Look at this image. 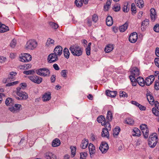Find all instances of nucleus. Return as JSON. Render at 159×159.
I'll use <instances>...</instances> for the list:
<instances>
[{
  "mask_svg": "<svg viewBox=\"0 0 159 159\" xmlns=\"http://www.w3.org/2000/svg\"><path fill=\"white\" fill-rule=\"evenodd\" d=\"M125 123L129 125H132L134 124V120L130 118H127L125 120Z\"/></svg>",
  "mask_w": 159,
  "mask_h": 159,
  "instance_id": "nucleus-34",
  "label": "nucleus"
},
{
  "mask_svg": "<svg viewBox=\"0 0 159 159\" xmlns=\"http://www.w3.org/2000/svg\"><path fill=\"white\" fill-rule=\"evenodd\" d=\"M106 94L107 96L114 98L116 96L117 92L116 91H112L109 90H107L106 91Z\"/></svg>",
  "mask_w": 159,
  "mask_h": 159,
  "instance_id": "nucleus-21",
  "label": "nucleus"
},
{
  "mask_svg": "<svg viewBox=\"0 0 159 159\" xmlns=\"http://www.w3.org/2000/svg\"><path fill=\"white\" fill-rule=\"evenodd\" d=\"M16 44V41L15 39H13L11 42L10 46L12 48H14Z\"/></svg>",
  "mask_w": 159,
  "mask_h": 159,
  "instance_id": "nucleus-52",
  "label": "nucleus"
},
{
  "mask_svg": "<svg viewBox=\"0 0 159 159\" xmlns=\"http://www.w3.org/2000/svg\"><path fill=\"white\" fill-rule=\"evenodd\" d=\"M29 79L32 82L38 84H40L42 81L41 77L37 75L30 76L28 77Z\"/></svg>",
  "mask_w": 159,
  "mask_h": 159,
  "instance_id": "nucleus-6",
  "label": "nucleus"
},
{
  "mask_svg": "<svg viewBox=\"0 0 159 159\" xmlns=\"http://www.w3.org/2000/svg\"><path fill=\"white\" fill-rule=\"evenodd\" d=\"M135 77V76H134L133 75H130L129 76V77L130 78V79L131 81V82H132L133 81H135L136 80L135 77Z\"/></svg>",
  "mask_w": 159,
  "mask_h": 159,
  "instance_id": "nucleus-59",
  "label": "nucleus"
},
{
  "mask_svg": "<svg viewBox=\"0 0 159 159\" xmlns=\"http://www.w3.org/2000/svg\"><path fill=\"white\" fill-rule=\"evenodd\" d=\"M131 74L135 77L138 76L139 75V70L137 68H133L131 71Z\"/></svg>",
  "mask_w": 159,
  "mask_h": 159,
  "instance_id": "nucleus-27",
  "label": "nucleus"
},
{
  "mask_svg": "<svg viewBox=\"0 0 159 159\" xmlns=\"http://www.w3.org/2000/svg\"><path fill=\"white\" fill-rule=\"evenodd\" d=\"M155 89L157 90L159 89V82H156L155 84Z\"/></svg>",
  "mask_w": 159,
  "mask_h": 159,
  "instance_id": "nucleus-63",
  "label": "nucleus"
},
{
  "mask_svg": "<svg viewBox=\"0 0 159 159\" xmlns=\"http://www.w3.org/2000/svg\"><path fill=\"white\" fill-rule=\"evenodd\" d=\"M49 24L51 27L54 29H57L58 27V25L57 24L53 22H50Z\"/></svg>",
  "mask_w": 159,
  "mask_h": 159,
  "instance_id": "nucleus-44",
  "label": "nucleus"
},
{
  "mask_svg": "<svg viewBox=\"0 0 159 159\" xmlns=\"http://www.w3.org/2000/svg\"><path fill=\"white\" fill-rule=\"evenodd\" d=\"M120 128L119 127H116L114 129L113 135L114 137H116L119 134L120 131Z\"/></svg>",
  "mask_w": 159,
  "mask_h": 159,
  "instance_id": "nucleus-38",
  "label": "nucleus"
},
{
  "mask_svg": "<svg viewBox=\"0 0 159 159\" xmlns=\"http://www.w3.org/2000/svg\"><path fill=\"white\" fill-rule=\"evenodd\" d=\"M62 48L61 46H57L54 50V53L58 56H60L62 53Z\"/></svg>",
  "mask_w": 159,
  "mask_h": 159,
  "instance_id": "nucleus-15",
  "label": "nucleus"
},
{
  "mask_svg": "<svg viewBox=\"0 0 159 159\" xmlns=\"http://www.w3.org/2000/svg\"><path fill=\"white\" fill-rule=\"evenodd\" d=\"M99 148L102 153H106L109 149L108 144L105 143H102L99 147Z\"/></svg>",
  "mask_w": 159,
  "mask_h": 159,
  "instance_id": "nucleus-12",
  "label": "nucleus"
},
{
  "mask_svg": "<svg viewBox=\"0 0 159 159\" xmlns=\"http://www.w3.org/2000/svg\"><path fill=\"white\" fill-rule=\"evenodd\" d=\"M155 79L153 75H151L146 78L145 81V83L148 86H149L153 82Z\"/></svg>",
  "mask_w": 159,
  "mask_h": 159,
  "instance_id": "nucleus-13",
  "label": "nucleus"
},
{
  "mask_svg": "<svg viewBox=\"0 0 159 159\" xmlns=\"http://www.w3.org/2000/svg\"><path fill=\"white\" fill-rule=\"evenodd\" d=\"M6 59V58L3 56H0V63H3L4 62Z\"/></svg>",
  "mask_w": 159,
  "mask_h": 159,
  "instance_id": "nucleus-60",
  "label": "nucleus"
},
{
  "mask_svg": "<svg viewBox=\"0 0 159 159\" xmlns=\"http://www.w3.org/2000/svg\"><path fill=\"white\" fill-rule=\"evenodd\" d=\"M140 128L143 134L144 137L148 138L149 135V130L147 125L145 124H142L140 125Z\"/></svg>",
  "mask_w": 159,
  "mask_h": 159,
  "instance_id": "nucleus-5",
  "label": "nucleus"
},
{
  "mask_svg": "<svg viewBox=\"0 0 159 159\" xmlns=\"http://www.w3.org/2000/svg\"><path fill=\"white\" fill-rule=\"evenodd\" d=\"M37 42L34 40H29L25 45L26 48L33 50L37 46Z\"/></svg>",
  "mask_w": 159,
  "mask_h": 159,
  "instance_id": "nucleus-4",
  "label": "nucleus"
},
{
  "mask_svg": "<svg viewBox=\"0 0 159 159\" xmlns=\"http://www.w3.org/2000/svg\"><path fill=\"white\" fill-rule=\"evenodd\" d=\"M138 107L141 111H145L146 109V107L145 106H142L140 104L139 105Z\"/></svg>",
  "mask_w": 159,
  "mask_h": 159,
  "instance_id": "nucleus-57",
  "label": "nucleus"
},
{
  "mask_svg": "<svg viewBox=\"0 0 159 159\" xmlns=\"http://www.w3.org/2000/svg\"><path fill=\"white\" fill-rule=\"evenodd\" d=\"M102 136L104 137L108 138L109 137V134L108 129L107 128H103L102 132Z\"/></svg>",
  "mask_w": 159,
  "mask_h": 159,
  "instance_id": "nucleus-20",
  "label": "nucleus"
},
{
  "mask_svg": "<svg viewBox=\"0 0 159 159\" xmlns=\"http://www.w3.org/2000/svg\"><path fill=\"white\" fill-rule=\"evenodd\" d=\"M54 43V41L53 39L50 38H49L46 43V45L48 47H50L51 45H53Z\"/></svg>",
  "mask_w": 159,
  "mask_h": 159,
  "instance_id": "nucleus-36",
  "label": "nucleus"
},
{
  "mask_svg": "<svg viewBox=\"0 0 159 159\" xmlns=\"http://www.w3.org/2000/svg\"><path fill=\"white\" fill-rule=\"evenodd\" d=\"M75 4L76 6L78 7H81L84 3V0H75Z\"/></svg>",
  "mask_w": 159,
  "mask_h": 159,
  "instance_id": "nucleus-35",
  "label": "nucleus"
},
{
  "mask_svg": "<svg viewBox=\"0 0 159 159\" xmlns=\"http://www.w3.org/2000/svg\"><path fill=\"white\" fill-rule=\"evenodd\" d=\"M131 11H132V14H135L136 12V9L135 6V4L134 3H132L131 5Z\"/></svg>",
  "mask_w": 159,
  "mask_h": 159,
  "instance_id": "nucleus-43",
  "label": "nucleus"
},
{
  "mask_svg": "<svg viewBox=\"0 0 159 159\" xmlns=\"http://www.w3.org/2000/svg\"><path fill=\"white\" fill-rule=\"evenodd\" d=\"M99 123H101L102 125H104L105 124V118L103 116H99L97 119Z\"/></svg>",
  "mask_w": 159,
  "mask_h": 159,
  "instance_id": "nucleus-28",
  "label": "nucleus"
},
{
  "mask_svg": "<svg viewBox=\"0 0 159 159\" xmlns=\"http://www.w3.org/2000/svg\"><path fill=\"white\" fill-rule=\"evenodd\" d=\"M58 60V56L54 53L50 54L48 57V60L49 63L54 62Z\"/></svg>",
  "mask_w": 159,
  "mask_h": 159,
  "instance_id": "nucleus-8",
  "label": "nucleus"
},
{
  "mask_svg": "<svg viewBox=\"0 0 159 159\" xmlns=\"http://www.w3.org/2000/svg\"><path fill=\"white\" fill-rule=\"evenodd\" d=\"M70 149L71 150V154L73 156L72 157H73L75 154V152L76 150V147L71 146L70 147Z\"/></svg>",
  "mask_w": 159,
  "mask_h": 159,
  "instance_id": "nucleus-45",
  "label": "nucleus"
},
{
  "mask_svg": "<svg viewBox=\"0 0 159 159\" xmlns=\"http://www.w3.org/2000/svg\"><path fill=\"white\" fill-rule=\"evenodd\" d=\"M128 5V3L125 4L123 7V11L125 12H127L129 10V8L127 7Z\"/></svg>",
  "mask_w": 159,
  "mask_h": 159,
  "instance_id": "nucleus-46",
  "label": "nucleus"
},
{
  "mask_svg": "<svg viewBox=\"0 0 159 159\" xmlns=\"http://www.w3.org/2000/svg\"><path fill=\"white\" fill-rule=\"evenodd\" d=\"M114 48V46L112 44H109L107 45L105 49L106 52H109L112 51Z\"/></svg>",
  "mask_w": 159,
  "mask_h": 159,
  "instance_id": "nucleus-33",
  "label": "nucleus"
},
{
  "mask_svg": "<svg viewBox=\"0 0 159 159\" xmlns=\"http://www.w3.org/2000/svg\"><path fill=\"white\" fill-rule=\"evenodd\" d=\"M16 94L19 97H16V98L18 100H26L28 98V94L24 92H17Z\"/></svg>",
  "mask_w": 159,
  "mask_h": 159,
  "instance_id": "nucleus-9",
  "label": "nucleus"
},
{
  "mask_svg": "<svg viewBox=\"0 0 159 159\" xmlns=\"http://www.w3.org/2000/svg\"><path fill=\"white\" fill-rule=\"evenodd\" d=\"M87 155V154L86 152L81 153L80 159H85Z\"/></svg>",
  "mask_w": 159,
  "mask_h": 159,
  "instance_id": "nucleus-51",
  "label": "nucleus"
},
{
  "mask_svg": "<svg viewBox=\"0 0 159 159\" xmlns=\"http://www.w3.org/2000/svg\"><path fill=\"white\" fill-rule=\"evenodd\" d=\"M149 24V20L148 19H145L144 21H143L142 23V26L145 25L147 26Z\"/></svg>",
  "mask_w": 159,
  "mask_h": 159,
  "instance_id": "nucleus-54",
  "label": "nucleus"
},
{
  "mask_svg": "<svg viewBox=\"0 0 159 159\" xmlns=\"http://www.w3.org/2000/svg\"><path fill=\"white\" fill-rule=\"evenodd\" d=\"M32 65L30 64H24L20 66V69H22L24 70L28 69L31 68Z\"/></svg>",
  "mask_w": 159,
  "mask_h": 159,
  "instance_id": "nucleus-39",
  "label": "nucleus"
},
{
  "mask_svg": "<svg viewBox=\"0 0 159 159\" xmlns=\"http://www.w3.org/2000/svg\"><path fill=\"white\" fill-rule=\"evenodd\" d=\"M51 98V94L50 93H45L42 97L43 100L44 102L49 101Z\"/></svg>",
  "mask_w": 159,
  "mask_h": 159,
  "instance_id": "nucleus-19",
  "label": "nucleus"
},
{
  "mask_svg": "<svg viewBox=\"0 0 159 159\" xmlns=\"http://www.w3.org/2000/svg\"><path fill=\"white\" fill-rule=\"evenodd\" d=\"M134 134H133V136H139L141 135V133L140 130L137 128H135L133 129Z\"/></svg>",
  "mask_w": 159,
  "mask_h": 159,
  "instance_id": "nucleus-37",
  "label": "nucleus"
},
{
  "mask_svg": "<svg viewBox=\"0 0 159 159\" xmlns=\"http://www.w3.org/2000/svg\"><path fill=\"white\" fill-rule=\"evenodd\" d=\"M63 52L64 57L67 59H68L70 55V52L68 49L66 48H65L63 50Z\"/></svg>",
  "mask_w": 159,
  "mask_h": 159,
  "instance_id": "nucleus-40",
  "label": "nucleus"
},
{
  "mask_svg": "<svg viewBox=\"0 0 159 159\" xmlns=\"http://www.w3.org/2000/svg\"><path fill=\"white\" fill-rule=\"evenodd\" d=\"M154 104L157 109L159 110V103L157 101H156L155 102Z\"/></svg>",
  "mask_w": 159,
  "mask_h": 159,
  "instance_id": "nucleus-64",
  "label": "nucleus"
},
{
  "mask_svg": "<svg viewBox=\"0 0 159 159\" xmlns=\"http://www.w3.org/2000/svg\"><path fill=\"white\" fill-rule=\"evenodd\" d=\"M106 23L108 26H111L113 24V21L112 17L111 16H108L106 19Z\"/></svg>",
  "mask_w": 159,
  "mask_h": 159,
  "instance_id": "nucleus-23",
  "label": "nucleus"
},
{
  "mask_svg": "<svg viewBox=\"0 0 159 159\" xmlns=\"http://www.w3.org/2000/svg\"><path fill=\"white\" fill-rule=\"evenodd\" d=\"M120 97L123 98H127L128 96L127 94L125 92H120Z\"/></svg>",
  "mask_w": 159,
  "mask_h": 159,
  "instance_id": "nucleus-49",
  "label": "nucleus"
},
{
  "mask_svg": "<svg viewBox=\"0 0 159 159\" xmlns=\"http://www.w3.org/2000/svg\"><path fill=\"white\" fill-rule=\"evenodd\" d=\"M34 72V71L33 70H29L24 71H23V73L26 75H30L32 74Z\"/></svg>",
  "mask_w": 159,
  "mask_h": 159,
  "instance_id": "nucleus-50",
  "label": "nucleus"
},
{
  "mask_svg": "<svg viewBox=\"0 0 159 159\" xmlns=\"http://www.w3.org/2000/svg\"><path fill=\"white\" fill-rule=\"evenodd\" d=\"M147 99L149 103L152 105H153L155 103L154 99L153 97L150 92H147L146 94Z\"/></svg>",
  "mask_w": 159,
  "mask_h": 159,
  "instance_id": "nucleus-14",
  "label": "nucleus"
},
{
  "mask_svg": "<svg viewBox=\"0 0 159 159\" xmlns=\"http://www.w3.org/2000/svg\"><path fill=\"white\" fill-rule=\"evenodd\" d=\"M17 74V73L16 72H11L8 75V78L7 79H4L3 82L5 83H6L7 81H9V79L12 80L14 78L15 76Z\"/></svg>",
  "mask_w": 159,
  "mask_h": 159,
  "instance_id": "nucleus-18",
  "label": "nucleus"
},
{
  "mask_svg": "<svg viewBox=\"0 0 159 159\" xmlns=\"http://www.w3.org/2000/svg\"><path fill=\"white\" fill-rule=\"evenodd\" d=\"M44 157L46 159H57L56 156L51 152L46 153L44 154Z\"/></svg>",
  "mask_w": 159,
  "mask_h": 159,
  "instance_id": "nucleus-16",
  "label": "nucleus"
},
{
  "mask_svg": "<svg viewBox=\"0 0 159 159\" xmlns=\"http://www.w3.org/2000/svg\"><path fill=\"white\" fill-rule=\"evenodd\" d=\"M137 6L139 8H142L144 6V2L143 0H135Z\"/></svg>",
  "mask_w": 159,
  "mask_h": 159,
  "instance_id": "nucleus-26",
  "label": "nucleus"
},
{
  "mask_svg": "<svg viewBox=\"0 0 159 159\" xmlns=\"http://www.w3.org/2000/svg\"><path fill=\"white\" fill-rule=\"evenodd\" d=\"M150 17L152 21L154 22L155 21L157 18V15L155 11V10L154 8H151L150 10Z\"/></svg>",
  "mask_w": 159,
  "mask_h": 159,
  "instance_id": "nucleus-17",
  "label": "nucleus"
},
{
  "mask_svg": "<svg viewBox=\"0 0 159 159\" xmlns=\"http://www.w3.org/2000/svg\"><path fill=\"white\" fill-rule=\"evenodd\" d=\"M18 83H19L18 81H15V82H11L10 83H8L6 84V85L7 86H13V85H16V84H18Z\"/></svg>",
  "mask_w": 159,
  "mask_h": 159,
  "instance_id": "nucleus-55",
  "label": "nucleus"
},
{
  "mask_svg": "<svg viewBox=\"0 0 159 159\" xmlns=\"http://www.w3.org/2000/svg\"><path fill=\"white\" fill-rule=\"evenodd\" d=\"M69 49L71 53L74 56L79 57L82 55V51L79 46L72 45L70 47Z\"/></svg>",
  "mask_w": 159,
  "mask_h": 159,
  "instance_id": "nucleus-1",
  "label": "nucleus"
},
{
  "mask_svg": "<svg viewBox=\"0 0 159 159\" xmlns=\"http://www.w3.org/2000/svg\"><path fill=\"white\" fill-rule=\"evenodd\" d=\"M128 26V23L125 22L124 24L119 27V29L120 32H124L127 29Z\"/></svg>",
  "mask_w": 159,
  "mask_h": 159,
  "instance_id": "nucleus-25",
  "label": "nucleus"
},
{
  "mask_svg": "<svg viewBox=\"0 0 159 159\" xmlns=\"http://www.w3.org/2000/svg\"><path fill=\"white\" fill-rule=\"evenodd\" d=\"M152 113L154 115L158 117L157 118V120L159 122V111L155 107H153L152 109Z\"/></svg>",
  "mask_w": 159,
  "mask_h": 159,
  "instance_id": "nucleus-32",
  "label": "nucleus"
},
{
  "mask_svg": "<svg viewBox=\"0 0 159 159\" xmlns=\"http://www.w3.org/2000/svg\"><path fill=\"white\" fill-rule=\"evenodd\" d=\"M154 62L156 65L159 68V58H156L154 60Z\"/></svg>",
  "mask_w": 159,
  "mask_h": 159,
  "instance_id": "nucleus-56",
  "label": "nucleus"
},
{
  "mask_svg": "<svg viewBox=\"0 0 159 159\" xmlns=\"http://www.w3.org/2000/svg\"><path fill=\"white\" fill-rule=\"evenodd\" d=\"M36 72L38 75L43 77L49 76L50 73L48 69L46 68L39 69L36 70Z\"/></svg>",
  "mask_w": 159,
  "mask_h": 159,
  "instance_id": "nucleus-3",
  "label": "nucleus"
},
{
  "mask_svg": "<svg viewBox=\"0 0 159 159\" xmlns=\"http://www.w3.org/2000/svg\"><path fill=\"white\" fill-rule=\"evenodd\" d=\"M92 21L93 22L95 23L97 22L98 20V16L96 14H94L92 16Z\"/></svg>",
  "mask_w": 159,
  "mask_h": 159,
  "instance_id": "nucleus-47",
  "label": "nucleus"
},
{
  "mask_svg": "<svg viewBox=\"0 0 159 159\" xmlns=\"http://www.w3.org/2000/svg\"><path fill=\"white\" fill-rule=\"evenodd\" d=\"M21 107V105L20 104H16L14 105L9 107V110L11 112L15 113L19 111Z\"/></svg>",
  "mask_w": 159,
  "mask_h": 159,
  "instance_id": "nucleus-11",
  "label": "nucleus"
},
{
  "mask_svg": "<svg viewBox=\"0 0 159 159\" xmlns=\"http://www.w3.org/2000/svg\"><path fill=\"white\" fill-rule=\"evenodd\" d=\"M13 101L12 99L10 98H7L5 101V104L7 105L8 106L10 105H11L13 104Z\"/></svg>",
  "mask_w": 159,
  "mask_h": 159,
  "instance_id": "nucleus-41",
  "label": "nucleus"
},
{
  "mask_svg": "<svg viewBox=\"0 0 159 159\" xmlns=\"http://www.w3.org/2000/svg\"><path fill=\"white\" fill-rule=\"evenodd\" d=\"M120 6L118 5L114 7V10L115 11H118L120 10Z\"/></svg>",
  "mask_w": 159,
  "mask_h": 159,
  "instance_id": "nucleus-58",
  "label": "nucleus"
},
{
  "mask_svg": "<svg viewBox=\"0 0 159 159\" xmlns=\"http://www.w3.org/2000/svg\"><path fill=\"white\" fill-rule=\"evenodd\" d=\"M154 30L156 32H159V24H157L153 28Z\"/></svg>",
  "mask_w": 159,
  "mask_h": 159,
  "instance_id": "nucleus-53",
  "label": "nucleus"
},
{
  "mask_svg": "<svg viewBox=\"0 0 159 159\" xmlns=\"http://www.w3.org/2000/svg\"><path fill=\"white\" fill-rule=\"evenodd\" d=\"M158 141V137L155 134L151 135L149 138L148 145L150 147L153 148L156 145Z\"/></svg>",
  "mask_w": 159,
  "mask_h": 159,
  "instance_id": "nucleus-2",
  "label": "nucleus"
},
{
  "mask_svg": "<svg viewBox=\"0 0 159 159\" xmlns=\"http://www.w3.org/2000/svg\"><path fill=\"white\" fill-rule=\"evenodd\" d=\"M8 27L4 25H2L0 26V33H4L9 30Z\"/></svg>",
  "mask_w": 159,
  "mask_h": 159,
  "instance_id": "nucleus-30",
  "label": "nucleus"
},
{
  "mask_svg": "<svg viewBox=\"0 0 159 159\" xmlns=\"http://www.w3.org/2000/svg\"><path fill=\"white\" fill-rule=\"evenodd\" d=\"M90 50L91 48H86V54L89 56L90 55Z\"/></svg>",
  "mask_w": 159,
  "mask_h": 159,
  "instance_id": "nucleus-61",
  "label": "nucleus"
},
{
  "mask_svg": "<svg viewBox=\"0 0 159 159\" xmlns=\"http://www.w3.org/2000/svg\"><path fill=\"white\" fill-rule=\"evenodd\" d=\"M52 82L53 83L55 82L56 80V76L55 75H52L51 77L50 78Z\"/></svg>",
  "mask_w": 159,
  "mask_h": 159,
  "instance_id": "nucleus-62",
  "label": "nucleus"
},
{
  "mask_svg": "<svg viewBox=\"0 0 159 159\" xmlns=\"http://www.w3.org/2000/svg\"><path fill=\"white\" fill-rule=\"evenodd\" d=\"M20 61L25 62L30 61L31 60V56L28 53H24L22 54V57H20Z\"/></svg>",
  "mask_w": 159,
  "mask_h": 159,
  "instance_id": "nucleus-7",
  "label": "nucleus"
},
{
  "mask_svg": "<svg viewBox=\"0 0 159 159\" xmlns=\"http://www.w3.org/2000/svg\"><path fill=\"white\" fill-rule=\"evenodd\" d=\"M89 148L90 154H93L95 152V147L91 143H90L89 146Z\"/></svg>",
  "mask_w": 159,
  "mask_h": 159,
  "instance_id": "nucleus-24",
  "label": "nucleus"
},
{
  "mask_svg": "<svg viewBox=\"0 0 159 159\" xmlns=\"http://www.w3.org/2000/svg\"><path fill=\"white\" fill-rule=\"evenodd\" d=\"M60 144L61 143L59 139H56L53 141L52 143V146L53 147H57L59 146Z\"/></svg>",
  "mask_w": 159,
  "mask_h": 159,
  "instance_id": "nucleus-31",
  "label": "nucleus"
},
{
  "mask_svg": "<svg viewBox=\"0 0 159 159\" xmlns=\"http://www.w3.org/2000/svg\"><path fill=\"white\" fill-rule=\"evenodd\" d=\"M107 118L108 121H111L112 118V113L111 111H108L107 115Z\"/></svg>",
  "mask_w": 159,
  "mask_h": 159,
  "instance_id": "nucleus-42",
  "label": "nucleus"
},
{
  "mask_svg": "<svg viewBox=\"0 0 159 159\" xmlns=\"http://www.w3.org/2000/svg\"><path fill=\"white\" fill-rule=\"evenodd\" d=\"M138 39L137 34L136 32H133L131 34L129 37V41L132 43H135Z\"/></svg>",
  "mask_w": 159,
  "mask_h": 159,
  "instance_id": "nucleus-10",
  "label": "nucleus"
},
{
  "mask_svg": "<svg viewBox=\"0 0 159 159\" xmlns=\"http://www.w3.org/2000/svg\"><path fill=\"white\" fill-rule=\"evenodd\" d=\"M136 80L138 84L140 86H143L144 85L145 81L143 78L139 77L137 78Z\"/></svg>",
  "mask_w": 159,
  "mask_h": 159,
  "instance_id": "nucleus-29",
  "label": "nucleus"
},
{
  "mask_svg": "<svg viewBox=\"0 0 159 159\" xmlns=\"http://www.w3.org/2000/svg\"><path fill=\"white\" fill-rule=\"evenodd\" d=\"M67 71L66 70H62L61 72V76L64 78H66L67 77Z\"/></svg>",
  "mask_w": 159,
  "mask_h": 159,
  "instance_id": "nucleus-48",
  "label": "nucleus"
},
{
  "mask_svg": "<svg viewBox=\"0 0 159 159\" xmlns=\"http://www.w3.org/2000/svg\"><path fill=\"white\" fill-rule=\"evenodd\" d=\"M89 144V141L87 139H84L82 141L80 147L82 149L86 148Z\"/></svg>",
  "mask_w": 159,
  "mask_h": 159,
  "instance_id": "nucleus-22",
  "label": "nucleus"
}]
</instances>
